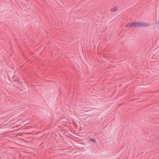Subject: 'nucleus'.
<instances>
[{
    "mask_svg": "<svg viewBox=\"0 0 159 159\" xmlns=\"http://www.w3.org/2000/svg\"><path fill=\"white\" fill-rule=\"evenodd\" d=\"M90 140L94 143L96 142V140L95 139H90Z\"/></svg>",
    "mask_w": 159,
    "mask_h": 159,
    "instance_id": "4",
    "label": "nucleus"
},
{
    "mask_svg": "<svg viewBox=\"0 0 159 159\" xmlns=\"http://www.w3.org/2000/svg\"><path fill=\"white\" fill-rule=\"evenodd\" d=\"M117 10V7H115L114 8H112L111 9V11H116Z\"/></svg>",
    "mask_w": 159,
    "mask_h": 159,
    "instance_id": "3",
    "label": "nucleus"
},
{
    "mask_svg": "<svg viewBox=\"0 0 159 159\" xmlns=\"http://www.w3.org/2000/svg\"><path fill=\"white\" fill-rule=\"evenodd\" d=\"M150 25V24L144 21L136 22V27L138 26L141 27H147Z\"/></svg>",
    "mask_w": 159,
    "mask_h": 159,
    "instance_id": "1",
    "label": "nucleus"
},
{
    "mask_svg": "<svg viewBox=\"0 0 159 159\" xmlns=\"http://www.w3.org/2000/svg\"><path fill=\"white\" fill-rule=\"evenodd\" d=\"M157 25L159 26V21H158L157 22Z\"/></svg>",
    "mask_w": 159,
    "mask_h": 159,
    "instance_id": "5",
    "label": "nucleus"
},
{
    "mask_svg": "<svg viewBox=\"0 0 159 159\" xmlns=\"http://www.w3.org/2000/svg\"><path fill=\"white\" fill-rule=\"evenodd\" d=\"M125 26L126 27H128V28H130L132 27H136V22H133L132 23H129L127 24H126Z\"/></svg>",
    "mask_w": 159,
    "mask_h": 159,
    "instance_id": "2",
    "label": "nucleus"
}]
</instances>
